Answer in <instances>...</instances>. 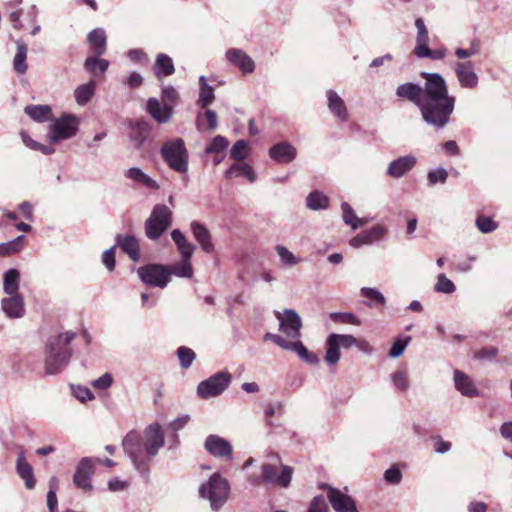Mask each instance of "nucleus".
I'll return each mask as SVG.
<instances>
[{
	"label": "nucleus",
	"instance_id": "bb28decb",
	"mask_svg": "<svg viewBox=\"0 0 512 512\" xmlns=\"http://www.w3.org/2000/svg\"><path fill=\"white\" fill-rule=\"evenodd\" d=\"M454 381L456 389L460 391L463 395L468 397L478 396L479 393L477 388L475 387L471 378L465 373L459 370H455Z\"/></svg>",
	"mask_w": 512,
	"mask_h": 512
},
{
	"label": "nucleus",
	"instance_id": "4be33fe9",
	"mask_svg": "<svg viewBox=\"0 0 512 512\" xmlns=\"http://www.w3.org/2000/svg\"><path fill=\"white\" fill-rule=\"evenodd\" d=\"M16 471L21 479L25 481L27 489L35 488L36 480L31 464L27 461L24 451H21L17 457Z\"/></svg>",
	"mask_w": 512,
	"mask_h": 512
},
{
	"label": "nucleus",
	"instance_id": "4c0bfd02",
	"mask_svg": "<svg viewBox=\"0 0 512 512\" xmlns=\"http://www.w3.org/2000/svg\"><path fill=\"white\" fill-rule=\"evenodd\" d=\"M200 93L198 104L201 108H206L214 101V88L207 84L204 76H201L200 79Z\"/></svg>",
	"mask_w": 512,
	"mask_h": 512
},
{
	"label": "nucleus",
	"instance_id": "338daca9",
	"mask_svg": "<svg viewBox=\"0 0 512 512\" xmlns=\"http://www.w3.org/2000/svg\"><path fill=\"white\" fill-rule=\"evenodd\" d=\"M112 382H113L112 376L109 373H105L98 379L94 380L92 382V385H93V387H95L97 389H106L109 386H111Z\"/></svg>",
	"mask_w": 512,
	"mask_h": 512
},
{
	"label": "nucleus",
	"instance_id": "473e14b6",
	"mask_svg": "<svg viewBox=\"0 0 512 512\" xmlns=\"http://www.w3.org/2000/svg\"><path fill=\"white\" fill-rule=\"evenodd\" d=\"M25 113L37 122H45L51 118L52 110L48 105H28Z\"/></svg>",
	"mask_w": 512,
	"mask_h": 512
},
{
	"label": "nucleus",
	"instance_id": "e2e57ef3",
	"mask_svg": "<svg viewBox=\"0 0 512 512\" xmlns=\"http://www.w3.org/2000/svg\"><path fill=\"white\" fill-rule=\"evenodd\" d=\"M102 262L106 268L111 272L115 268V248L112 247L105 250L102 254Z\"/></svg>",
	"mask_w": 512,
	"mask_h": 512
},
{
	"label": "nucleus",
	"instance_id": "69168bd1",
	"mask_svg": "<svg viewBox=\"0 0 512 512\" xmlns=\"http://www.w3.org/2000/svg\"><path fill=\"white\" fill-rule=\"evenodd\" d=\"M73 394L81 402H85L86 400H91L94 398L92 392L87 387L78 386L73 388Z\"/></svg>",
	"mask_w": 512,
	"mask_h": 512
},
{
	"label": "nucleus",
	"instance_id": "8fccbe9b",
	"mask_svg": "<svg viewBox=\"0 0 512 512\" xmlns=\"http://www.w3.org/2000/svg\"><path fill=\"white\" fill-rule=\"evenodd\" d=\"M476 226L482 233H490L497 229L498 224L491 217L480 215L476 219Z\"/></svg>",
	"mask_w": 512,
	"mask_h": 512
},
{
	"label": "nucleus",
	"instance_id": "58836bf2",
	"mask_svg": "<svg viewBox=\"0 0 512 512\" xmlns=\"http://www.w3.org/2000/svg\"><path fill=\"white\" fill-rule=\"evenodd\" d=\"M98 57L99 56L88 57L84 64L85 69L94 75L103 74L109 66L107 60Z\"/></svg>",
	"mask_w": 512,
	"mask_h": 512
},
{
	"label": "nucleus",
	"instance_id": "603ef678",
	"mask_svg": "<svg viewBox=\"0 0 512 512\" xmlns=\"http://www.w3.org/2000/svg\"><path fill=\"white\" fill-rule=\"evenodd\" d=\"M228 144L229 142L225 137L218 135L211 141L209 146L206 148V153L218 154L224 152L228 147Z\"/></svg>",
	"mask_w": 512,
	"mask_h": 512
},
{
	"label": "nucleus",
	"instance_id": "bf43d9fd",
	"mask_svg": "<svg viewBox=\"0 0 512 512\" xmlns=\"http://www.w3.org/2000/svg\"><path fill=\"white\" fill-rule=\"evenodd\" d=\"M448 178V173L445 169H437L428 173V180L430 184L445 183Z\"/></svg>",
	"mask_w": 512,
	"mask_h": 512
},
{
	"label": "nucleus",
	"instance_id": "6ab92c4d",
	"mask_svg": "<svg viewBox=\"0 0 512 512\" xmlns=\"http://www.w3.org/2000/svg\"><path fill=\"white\" fill-rule=\"evenodd\" d=\"M151 132L148 121L140 119L130 123L129 137L135 143V148L140 149Z\"/></svg>",
	"mask_w": 512,
	"mask_h": 512
},
{
	"label": "nucleus",
	"instance_id": "ea45409f",
	"mask_svg": "<svg viewBox=\"0 0 512 512\" xmlns=\"http://www.w3.org/2000/svg\"><path fill=\"white\" fill-rule=\"evenodd\" d=\"M19 272L16 269H10L4 274V291L9 295L18 294Z\"/></svg>",
	"mask_w": 512,
	"mask_h": 512
},
{
	"label": "nucleus",
	"instance_id": "c756f323",
	"mask_svg": "<svg viewBox=\"0 0 512 512\" xmlns=\"http://www.w3.org/2000/svg\"><path fill=\"white\" fill-rule=\"evenodd\" d=\"M91 51L95 56H101L106 51V35L102 29H94L87 36Z\"/></svg>",
	"mask_w": 512,
	"mask_h": 512
},
{
	"label": "nucleus",
	"instance_id": "09e8293b",
	"mask_svg": "<svg viewBox=\"0 0 512 512\" xmlns=\"http://www.w3.org/2000/svg\"><path fill=\"white\" fill-rule=\"evenodd\" d=\"M499 350L494 346H485L477 350L473 354V358L476 360H488L492 361L498 356Z\"/></svg>",
	"mask_w": 512,
	"mask_h": 512
},
{
	"label": "nucleus",
	"instance_id": "f3484780",
	"mask_svg": "<svg viewBox=\"0 0 512 512\" xmlns=\"http://www.w3.org/2000/svg\"><path fill=\"white\" fill-rule=\"evenodd\" d=\"M387 232V229L380 224L373 226L369 230H365L350 240V245L353 248H359L362 245H370L375 241L382 239Z\"/></svg>",
	"mask_w": 512,
	"mask_h": 512
},
{
	"label": "nucleus",
	"instance_id": "052dcab7",
	"mask_svg": "<svg viewBox=\"0 0 512 512\" xmlns=\"http://www.w3.org/2000/svg\"><path fill=\"white\" fill-rule=\"evenodd\" d=\"M177 99L178 93L172 86H166L162 89V101L164 104L172 106L176 103Z\"/></svg>",
	"mask_w": 512,
	"mask_h": 512
},
{
	"label": "nucleus",
	"instance_id": "37998d69",
	"mask_svg": "<svg viewBox=\"0 0 512 512\" xmlns=\"http://www.w3.org/2000/svg\"><path fill=\"white\" fill-rule=\"evenodd\" d=\"M169 276L175 274L178 277L190 278L193 275V268L189 260L184 259L180 263L167 265Z\"/></svg>",
	"mask_w": 512,
	"mask_h": 512
},
{
	"label": "nucleus",
	"instance_id": "774afa93",
	"mask_svg": "<svg viewBox=\"0 0 512 512\" xmlns=\"http://www.w3.org/2000/svg\"><path fill=\"white\" fill-rule=\"evenodd\" d=\"M327 504L323 498L315 497L309 507V512H327Z\"/></svg>",
	"mask_w": 512,
	"mask_h": 512
},
{
	"label": "nucleus",
	"instance_id": "39448f33",
	"mask_svg": "<svg viewBox=\"0 0 512 512\" xmlns=\"http://www.w3.org/2000/svg\"><path fill=\"white\" fill-rule=\"evenodd\" d=\"M171 215L167 206L156 205L145 223L146 236L152 240L158 239L171 225Z\"/></svg>",
	"mask_w": 512,
	"mask_h": 512
},
{
	"label": "nucleus",
	"instance_id": "6e6d98bb",
	"mask_svg": "<svg viewBox=\"0 0 512 512\" xmlns=\"http://www.w3.org/2000/svg\"><path fill=\"white\" fill-rule=\"evenodd\" d=\"M361 294L366 298L374 300L380 305L385 304V297L376 289L364 287L361 289Z\"/></svg>",
	"mask_w": 512,
	"mask_h": 512
},
{
	"label": "nucleus",
	"instance_id": "f8f14e48",
	"mask_svg": "<svg viewBox=\"0 0 512 512\" xmlns=\"http://www.w3.org/2000/svg\"><path fill=\"white\" fill-rule=\"evenodd\" d=\"M327 498L336 512H358L354 499L339 489L325 485Z\"/></svg>",
	"mask_w": 512,
	"mask_h": 512
},
{
	"label": "nucleus",
	"instance_id": "a878e982",
	"mask_svg": "<svg viewBox=\"0 0 512 512\" xmlns=\"http://www.w3.org/2000/svg\"><path fill=\"white\" fill-rule=\"evenodd\" d=\"M2 309L10 318H20L24 315V300L20 294L11 295L2 300Z\"/></svg>",
	"mask_w": 512,
	"mask_h": 512
},
{
	"label": "nucleus",
	"instance_id": "9b49d317",
	"mask_svg": "<svg viewBox=\"0 0 512 512\" xmlns=\"http://www.w3.org/2000/svg\"><path fill=\"white\" fill-rule=\"evenodd\" d=\"M276 317L280 322V329L288 337L297 339L300 337L302 321L299 315L291 309H285L283 313L276 312Z\"/></svg>",
	"mask_w": 512,
	"mask_h": 512
},
{
	"label": "nucleus",
	"instance_id": "49530a36",
	"mask_svg": "<svg viewBox=\"0 0 512 512\" xmlns=\"http://www.w3.org/2000/svg\"><path fill=\"white\" fill-rule=\"evenodd\" d=\"M23 240H24V236L21 235V236H18L13 241L0 244V255L8 256V255L19 252L22 249Z\"/></svg>",
	"mask_w": 512,
	"mask_h": 512
},
{
	"label": "nucleus",
	"instance_id": "1a4fd4ad",
	"mask_svg": "<svg viewBox=\"0 0 512 512\" xmlns=\"http://www.w3.org/2000/svg\"><path fill=\"white\" fill-rule=\"evenodd\" d=\"M122 446L139 471H146L148 469L147 465L140 460L143 454V444L142 438L137 431L132 430L128 432L122 441Z\"/></svg>",
	"mask_w": 512,
	"mask_h": 512
},
{
	"label": "nucleus",
	"instance_id": "de8ad7c7",
	"mask_svg": "<svg viewBox=\"0 0 512 512\" xmlns=\"http://www.w3.org/2000/svg\"><path fill=\"white\" fill-rule=\"evenodd\" d=\"M248 155V144L245 140H238L230 151V157L236 161L244 160Z\"/></svg>",
	"mask_w": 512,
	"mask_h": 512
},
{
	"label": "nucleus",
	"instance_id": "cd10ccee",
	"mask_svg": "<svg viewBox=\"0 0 512 512\" xmlns=\"http://www.w3.org/2000/svg\"><path fill=\"white\" fill-rule=\"evenodd\" d=\"M192 232L197 242L206 253H211L214 250V245L211 241V234L206 227L198 222H192Z\"/></svg>",
	"mask_w": 512,
	"mask_h": 512
},
{
	"label": "nucleus",
	"instance_id": "20e7f679",
	"mask_svg": "<svg viewBox=\"0 0 512 512\" xmlns=\"http://www.w3.org/2000/svg\"><path fill=\"white\" fill-rule=\"evenodd\" d=\"M230 492L229 483L218 473L213 474L207 483L199 488V494L202 498L210 501L211 507L218 510L227 501Z\"/></svg>",
	"mask_w": 512,
	"mask_h": 512
},
{
	"label": "nucleus",
	"instance_id": "e433bc0d",
	"mask_svg": "<svg viewBox=\"0 0 512 512\" xmlns=\"http://www.w3.org/2000/svg\"><path fill=\"white\" fill-rule=\"evenodd\" d=\"M415 26L417 28L416 46L414 48V54L421 51V48H425L429 43V35L424 20L417 18L415 20Z\"/></svg>",
	"mask_w": 512,
	"mask_h": 512
},
{
	"label": "nucleus",
	"instance_id": "a18cd8bd",
	"mask_svg": "<svg viewBox=\"0 0 512 512\" xmlns=\"http://www.w3.org/2000/svg\"><path fill=\"white\" fill-rule=\"evenodd\" d=\"M342 217L345 224L352 227L353 230L359 227L358 217L354 209L347 202L341 204Z\"/></svg>",
	"mask_w": 512,
	"mask_h": 512
},
{
	"label": "nucleus",
	"instance_id": "7c9ffc66",
	"mask_svg": "<svg viewBox=\"0 0 512 512\" xmlns=\"http://www.w3.org/2000/svg\"><path fill=\"white\" fill-rule=\"evenodd\" d=\"M17 51L13 59V68L19 75L27 72L28 65L26 63L28 47L27 44L21 40L16 41Z\"/></svg>",
	"mask_w": 512,
	"mask_h": 512
},
{
	"label": "nucleus",
	"instance_id": "6e6552de",
	"mask_svg": "<svg viewBox=\"0 0 512 512\" xmlns=\"http://www.w3.org/2000/svg\"><path fill=\"white\" fill-rule=\"evenodd\" d=\"M140 279L147 285L164 288L170 281L167 266L161 264H148L138 268Z\"/></svg>",
	"mask_w": 512,
	"mask_h": 512
},
{
	"label": "nucleus",
	"instance_id": "4468645a",
	"mask_svg": "<svg viewBox=\"0 0 512 512\" xmlns=\"http://www.w3.org/2000/svg\"><path fill=\"white\" fill-rule=\"evenodd\" d=\"M94 460L93 458H83L76 469L73 477L74 484L84 491H91V476L94 474Z\"/></svg>",
	"mask_w": 512,
	"mask_h": 512
},
{
	"label": "nucleus",
	"instance_id": "79ce46f5",
	"mask_svg": "<svg viewBox=\"0 0 512 512\" xmlns=\"http://www.w3.org/2000/svg\"><path fill=\"white\" fill-rule=\"evenodd\" d=\"M329 205V199L323 193L315 190L307 196V206L312 210L325 209Z\"/></svg>",
	"mask_w": 512,
	"mask_h": 512
},
{
	"label": "nucleus",
	"instance_id": "c03bdc74",
	"mask_svg": "<svg viewBox=\"0 0 512 512\" xmlns=\"http://www.w3.org/2000/svg\"><path fill=\"white\" fill-rule=\"evenodd\" d=\"M177 356L180 361V366L184 369H188L196 359L195 352L186 346H181L177 349Z\"/></svg>",
	"mask_w": 512,
	"mask_h": 512
},
{
	"label": "nucleus",
	"instance_id": "7ed1b4c3",
	"mask_svg": "<svg viewBox=\"0 0 512 512\" xmlns=\"http://www.w3.org/2000/svg\"><path fill=\"white\" fill-rule=\"evenodd\" d=\"M160 154L170 169L180 174L187 173L189 155L183 139L166 141L161 147Z\"/></svg>",
	"mask_w": 512,
	"mask_h": 512
},
{
	"label": "nucleus",
	"instance_id": "13d9d810",
	"mask_svg": "<svg viewBox=\"0 0 512 512\" xmlns=\"http://www.w3.org/2000/svg\"><path fill=\"white\" fill-rule=\"evenodd\" d=\"M265 337L271 339L276 345H278L279 347L286 349V350L293 351L294 347L296 345V341L295 342L287 341L280 335L267 333Z\"/></svg>",
	"mask_w": 512,
	"mask_h": 512
},
{
	"label": "nucleus",
	"instance_id": "f03ea898",
	"mask_svg": "<svg viewBox=\"0 0 512 512\" xmlns=\"http://www.w3.org/2000/svg\"><path fill=\"white\" fill-rule=\"evenodd\" d=\"M75 335L73 332H65L48 340L45 359L46 374H58L69 363L72 356L70 342Z\"/></svg>",
	"mask_w": 512,
	"mask_h": 512
},
{
	"label": "nucleus",
	"instance_id": "f704fd0d",
	"mask_svg": "<svg viewBox=\"0 0 512 512\" xmlns=\"http://www.w3.org/2000/svg\"><path fill=\"white\" fill-rule=\"evenodd\" d=\"M96 89V81L91 80L87 84L80 85L76 88L74 96L76 102L85 105L93 97Z\"/></svg>",
	"mask_w": 512,
	"mask_h": 512
},
{
	"label": "nucleus",
	"instance_id": "9d476101",
	"mask_svg": "<svg viewBox=\"0 0 512 512\" xmlns=\"http://www.w3.org/2000/svg\"><path fill=\"white\" fill-rule=\"evenodd\" d=\"M78 130V119L74 115H63L52 126L51 141L73 137Z\"/></svg>",
	"mask_w": 512,
	"mask_h": 512
},
{
	"label": "nucleus",
	"instance_id": "0eeeda50",
	"mask_svg": "<svg viewBox=\"0 0 512 512\" xmlns=\"http://www.w3.org/2000/svg\"><path fill=\"white\" fill-rule=\"evenodd\" d=\"M231 379L232 377L229 372H217L208 379L199 383L197 387V394L202 399L217 397L227 389Z\"/></svg>",
	"mask_w": 512,
	"mask_h": 512
},
{
	"label": "nucleus",
	"instance_id": "dca6fc26",
	"mask_svg": "<svg viewBox=\"0 0 512 512\" xmlns=\"http://www.w3.org/2000/svg\"><path fill=\"white\" fill-rule=\"evenodd\" d=\"M226 59L230 64L237 67L243 74H250L255 70V62L242 49H228L226 51Z\"/></svg>",
	"mask_w": 512,
	"mask_h": 512
},
{
	"label": "nucleus",
	"instance_id": "680f3d73",
	"mask_svg": "<svg viewBox=\"0 0 512 512\" xmlns=\"http://www.w3.org/2000/svg\"><path fill=\"white\" fill-rule=\"evenodd\" d=\"M384 478L388 483L398 484L402 479V474L398 467L392 466L391 468L386 470Z\"/></svg>",
	"mask_w": 512,
	"mask_h": 512
},
{
	"label": "nucleus",
	"instance_id": "2eb2a0df",
	"mask_svg": "<svg viewBox=\"0 0 512 512\" xmlns=\"http://www.w3.org/2000/svg\"><path fill=\"white\" fill-rule=\"evenodd\" d=\"M164 443V433L158 423H153L145 429L144 447L149 456H155Z\"/></svg>",
	"mask_w": 512,
	"mask_h": 512
},
{
	"label": "nucleus",
	"instance_id": "423d86ee",
	"mask_svg": "<svg viewBox=\"0 0 512 512\" xmlns=\"http://www.w3.org/2000/svg\"><path fill=\"white\" fill-rule=\"evenodd\" d=\"M293 469L289 466H283L282 471L278 474V466L265 463L261 467V476H252L250 481L252 484L259 486L263 483H274L281 487H288L292 478Z\"/></svg>",
	"mask_w": 512,
	"mask_h": 512
},
{
	"label": "nucleus",
	"instance_id": "3c124183",
	"mask_svg": "<svg viewBox=\"0 0 512 512\" xmlns=\"http://www.w3.org/2000/svg\"><path fill=\"white\" fill-rule=\"evenodd\" d=\"M419 58H429L431 60H441L446 55V49L440 48V49H430L428 46L425 48H421V51L415 54Z\"/></svg>",
	"mask_w": 512,
	"mask_h": 512
},
{
	"label": "nucleus",
	"instance_id": "ddd939ff",
	"mask_svg": "<svg viewBox=\"0 0 512 512\" xmlns=\"http://www.w3.org/2000/svg\"><path fill=\"white\" fill-rule=\"evenodd\" d=\"M204 447L207 452L217 458L232 459L233 447L230 442L218 435H209L205 439Z\"/></svg>",
	"mask_w": 512,
	"mask_h": 512
},
{
	"label": "nucleus",
	"instance_id": "aec40b11",
	"mask_svg": "<svg viewBox=\"0 0 512 512\" xmlns=\"http://www.w3.org/2000/svg\"><path fill=\"white\" fill-rule=\"evenodd\" d=\"M296 155V149L288 142L277 143L269 150V156L278 163H290Z\"/></svg>",
	"mask_w": 512,
	"mask_h": 512
},
{
	"label": "nucleus",
	"instance_id": "2f4dec72",
	"mask_svg": "<svg viewBox=\"0 0 512 512\" xmlns=\"http://www.w3.org/2000/svg\"><path fill=\"white\" fill-rule=\"evenodd\" d=\"M235 176H244L251 183L254 182L256 178L252 167L244 162L233 164L225 173L227 179H231Z\"/></svg>",
	"mask_w": 512,
	"mask_h": 512
},
{
	"label": "nucleus",
	"instance_id": "b1692460",
	"mask_svg": "<svg viewBox=\"0 0 512 512\" xmlns=\"http://www.w3.org/2000/svg\"><path fill=\"white\" fill-rule=\"evenodd\" d=\"M416 164L413 156H403L392 161L387 169V174L393 178H400L409 172Z\"/></svg>",
	"mask_w": 512,
	"mask_h": 512
},
{
	"label": "nucleus",
	"instance_id": "5701e85b",
	"mask_svg": "<svg viewBox=\"0 0 512 512\" xmlns=\"http://www.w3.org/2000/svg\"><path fill=\"white\" fill-rule=\"evenodd\" d=\"M116 243L120 249L129 256V258L137 262L140 259V246L136 237L133 235H117Z\"/></svg>",
	"mask_w": 512,
	"mask_h": 512
},
{
	"label": "nucleus",
	"instance_id": "a19ab883",
	"mask_svg": "<svg viewBox=\"0 0 512 512\" xmlns=\"http://www.w3.org/2000/svg\"><path fill=\"white\" fill-rule=\"evenodd\" d=\"M217 126V114L215 111L207 109L203 113L198 114L197 127L199 130L210 129L213 130Z\"/></svg>",
	"mask_w": 512,
	"mask_h": 512
},
{
	"label": "nucleus",
	"instance_id": "5fc2aeb1",
	"mask_svg": "<svg viewBox=\"0 0 512 512\" xmlns=\"http://www.w3.org/2000/svg\"><path fill=\"white\" fill-rule=\"evenodd\" d=\"M392 381L395 387L404 392L408 389L409 382L407 373L403 370H397L392 375Z\"/></svg>",
	"mask_w": 512,
	"mask_h": 512
},
{
	"label": "nucleus",
	"instance_id": "c9c22d12",
	"mask_svg": "<svg viewBox=\"0 0 512 512\" xmlns=\"http://www.w3.org/2000/svg\"><path fill=\"white\" fill-rule=\"evenodd\" d=\"M334 333L330 334L326 340L325 360L329 365H335L340 359V347L336 342Z\"/></svg>",
	"mask_w": 512,
	"mask_h": 512
},
{
	"label": "nucleus",
	"instance_id": "864d4df0",
	"mask_svg": "<svg viewBox=\"0 0 512 512\" xmlns=\"http://www.w3.org/2000/svg\"><path fill=\"white\" fill-rule=\"evenodd\" d=\"M435 290L437 292L449 294V293H452L455 291V285L450 279H448L446 277L445 274H440L437 277V283L435 285Z\"/></svg>",
	"mask_w": 512,
	"mask_h": 512
},
{
	"label": "nucleus",
	"instance_id": "f257e3e1",
	"mask_svg": "<svg viewBox=\"0 0 512 512\" xmlns=\"http://www.w3.org/2000/svg\"><path fill=\"white\" fill-rule=\"evenodd\" d=\"M424 86L412 82L401 84L396 95L414 103L425 122L443 128L454 111L455 97L450 96L444 78L438 73L422 72Z\"/></svg>",
	"mask_w": 512,
	"mask_h": 512
},
{
	"label": "nucleus",
	"instance_id": "412c9836",
	"mask_svg": "<svg viewBox=\"0 0 512 512\" xmlns=\"http://www.w3.org/2000/svg\"><path fill=\"white\" fill-rule=\"evenodd\" d=\"M146 109L158 123H166L172 116V106L168 104L161 105L156 98L148 99Z\"/></svg>",
	"mask_w": 512,
	"mask_h": 512
},
{
	"label": "nucleus",
	"instance_id": "4d7b16f0",
	"mask_svg": "<svg viewBox=\"0 0 512 512\" xmlns=\"http://www.w3.org/2000/svg\"><path fill=\"white\" fill-rule=\"evenodd\" d=\"M276 250L283 263L291 266L298 263L296 257L286 247L278 245Z\"/></svg>",
	"mask_w": 512,
	"mask_h": 512
},
{
	"label": "nucleus",
	"instance_id": "72a5a7b5",
	"mask_svg": "<svg viewBox=\"0 0 512 512\" xmlns=\"http://www.w3.org/2000/svg\"><path fill=\"white\" fill-rule=\"evenodd\" d=\"M125 175L129 178V179H132L150 189H159V185L157 184V182L155 180H153L152 178H150L147 174H145L141 169L139 168H130L126 171Z\"/></svg>",
	"mask_w": 512,
	"mask_h": 512
},
{
	"label": "nucleus",
	"instance_id": "a211bd4d",
	"mask_svg": "<svg viewBox=\"0 0 512 512\" xmlns=\"http://www.w3.org/2000/svg\"><path fill=\"white\" fill-rule=\"evenodd\" d=\"M455 72L462 87L474 88L477 86L478 77L470 61L457 63Z\"/></svg>",
	"mask_w": 512,
	"mask_h": 512
},
{
	"label": "nucleus",
	"instance_id": "0e129e2a",
	"mask_svg": "<svg viewBox=\"0 0 512 512\" xmlns=\"http://www.w3.org/2000/svg\"><path fill=\"white\" fill-rule=\"evenodd\" d=\"M334 337L337 338L336 342L338 343L340 348H350L351 346L357 343V339L352 335L334 334Z\"/></svg>",
	"mask_w": 512,
	"mask_h": 512
},
{
	"label": "nucleus",
	"instance_id": "393cba45",
	"mask_svg": "<svg viewBox=\"0 0 512 512\" xmlns=\"http://www.w3.org/2000/svg\"><path fill=\"white\" fill-rule=\"evenodd\" d=\"M329 110L341 121L348 120V111L343 99L334 91L328 90L326 92Z\"/></svg>",
	"mask_w": 512,
	"mask_h": 512
},
{
	"label": "nucleus",
	"instance_id": "c85d7f7f",
	"mask_svg": "<svg viewBox=\"0 0 512 512\" xmlns=\"http://www.w3.org/2000/svg\"><path fill=\"white\" fill-rule=\"evenodd\" d=\"M153 70L155 76L159 80L162 79L163 76H170L174 74L175 67L172 58L164 53L158 54L153 66Z\"/></svg>",
	"mask_w": 512,
	"mask_h": 512
}]
</instances>
